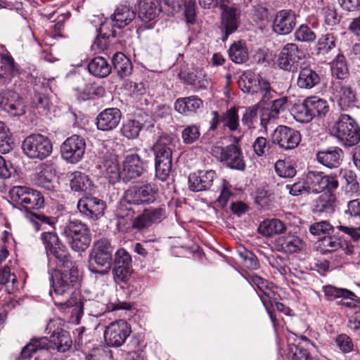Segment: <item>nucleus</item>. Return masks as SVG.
<instances>
[{
    "mask_svg": "<svg viewBox=\"0 0 360 360\" xmlns=\"http://www.w3.org/2000/svg\"><path fill=\"white\" fill-rule=\"evenodd\" d=\"M335 343L340 349L344 353H348L353 349L352 339L346 334H340L337 336Z\"/></svg>",
    "mask_w": 360,
    "mask_h": 360,
    "instance_id": "nucleus-64",
    "label": "nucleus"
},
{
    "mask_svg": "<svg viewBox=\"0 0 360 360\" xmlns=\"http://www.w3.org/2000/svg\"><path fill=\"white\" fill-rule=\"evenodd\" d=\"M330 98L342 110H346L356 102V94L352 87L340 81L331 82L330 87Z\"/></svg>",
    "mask_w": 360,
    "mask_h": 360,
    "instance_id": "nucleus-12",
    "label": "nucleus"
},
{
    "mask_svg": "<svg viewBox=\"0 0 360 360\" xmlns=\"http://www.w3.org/2000/svg\"><path fill=\"white\" fill-rule=\"evenodd\" d=\"M131 328L127 321L119 320L109 324L104 332V339L109 347L122 346L129 336Z\"/></svg>",
    "mask_w": 360,
    "mask_h": 360,
    "instance_id": "nucleus-14",
    "label": "nucleus"
},
{
    "mask_svg": "<svg viewBox=\"0 0 360 360\" xmlns=\"http://www.w3.org/2000/svg\"><path fill=\"white\" fill-rule=\"evenodd\" d=\"M88 70L91 75L104 78L110 75L112 67L105 58L98 56L89 63Z\"/></svg>",
    "mask_w": 360,
    "mask_h": 360,
    "instance_id": "nucleus-37",
    "label": "nucleus"
},
{
    "mask_svg": "<svg viewBox=\"0 0 360 360\" xmlns=\"http://www.w3.org/2000/svg\"><path fill=\"white\" fill-rule=\"evenodd\" d=\"M302 51L295 44H288L281 50L278 58L280 68L287 71H295L297 69L299 62L302 58Z\"/></svg>",
    "mask_w": 360,
    "mask_h": 360,
    "instance_id": "nucleus-20",
    "label": "nucleus"
},
{
    "mask_svg": "<svg viewBox=\"0 0 360 360\" xmlns=\"http://www.w3.org/2000/svg\"><path fill=\"white\" fill-rule=\"evenodd\" d=\"M18 72L13 58L8 54L0 53V77L10 80Z\"/></svg>",
    "mask_w": 360,
    "mask_h": 360,
    "instance_id": "nucleus-38",
    "label": "nucleus"
},
{
    "mask_svg": "<svg viewBox=\"0 0 360 360\" xmlns=\"http://www.w3.org/2000/svg\"><path fill=\"white\" fill-rule=\"evenodd\" d=\"M44 245L51 267L52 259L56 260V266L68 265L70 266L71 261L65 246L60 242L58 235L52 232H46L41 237Z\"/></svg>",
    "mask_w": 360,
    "mask_h": 360,
    "instance_id": "nucleus-8",
    "label": "nucleus"
},
{
    "mask_svg": "<svg viewBox=\"0 0 360 360\" xmlns=\"http://www.w3.org/2000/svg\"><path fill=\"white\" fill-rule=\"evenodd\" d=\"M335 46V37L332 33L322 35L318 40L316 48L318 53L326 54Z\"/></svg>",
    "mask_w": 360,
    "mask_h": 360,
    "instance_id": "nucleus-52",
    "label": "nucleus"
},
{
    "mask_svg": "<svg viewBox=\"0 0 360 360\" xmlns=\"http://www.w3.org/2000/svg\"><path fill=\"white\" fill-rule=\"evenodd\" d=\"M276 249L286 254L300 252L305 246V242L295 233H288L278 236L275 240Z\"/></svg>",
    "mask_w": 360,
    "mask_h": 360,
    "instance_id": "nucleus-22",
    "label": "nucleus"
},
{
    "mask_svg": "<svg viewBox=\"0 0 360 360\" xmlns=\"http://www.w3.org/2000/svg\"><path fill=\"white\" fill-rule=\"evenodd\" d=\"M162 10L160 0H143L140 6L139 17L141 21L148 22L157 18Z\"/></svg>",
    "mask_w": 360,
    "mask_h": 360,
    "instance_id": "nucleus-31",
    "label": "nucleus"
},
{
    "mask_svg": "<svg viewBox=\"0 0 360 360\" xmlns=\"http://www.w3.org/2000/svg\"><path fill=\"white\" fill-rule=\"evenodd\" d=\"M22 148L30 158L43 160L51 155L53 146L46 136L34 134L30 135L23 141Z\"/></svg>",
    "mask_w": 360,
    "mask_h": 360,
    "instance_id": "nucleus-9",
    "label": "nucleus"
},
{
    "mask_svg": "<svg viewBox=\"0 0 360 360\" xmlns=\"http://www.w3.org/2000/svg\"><path fill=\"white\" fill-rule=\"evenodd\" d=\"M314 117L324 116L328 111L326 101L318 97H309L305 99Z\"/></svg>",
    "mask_w": 360,
    "mask_h": 360,
    "instance_id": "nucleus-48",
    "label": "nucleus"
},
{
    "mask_svg": "<svg viewBox=\"0 0 360 360\" xmlns=\"http://www.w3.org/2000/svg\"><path fill=\"white\" fill-rule=\"evenodd\" d=\"M319 82V75L311 68L304 67L300 70L297 82L300 88L310 89Z\"/></svg>",
    "mask_w": 360,
    "mask_h": 360,
    "instance_id": "nucleus-35",
    "label": "nucleus"
},
{
    "mask_svg": "<svg viewBox=\"0 0 360 360\" xmlns=\"http://www.w3.org/2000/svg\"><path fill=\"white\" fill-rule=\"evenodd\" d=\"M143 162L137 154H130L125 157L121 169V178L124 182L133 181L143 172Z\"/></svg>",
    "mask_w": 360,
    "mask_h": 360,
    "instance_id": "nucleus-23",
    "label": "nucleus"
},
{
    "mask_svg": "<svg viewBox=\"0 0 360 360\" xmlns=\"http://www.w3.org/2000/svg\"><path fill=\"white\" fill-rule=\"evenodd\" d=\"M271 140L280 148L288 150L295 148L301 141L300 133L291 127L280 125L271 135Z\"/></svg>",
    "mask_w": 360,
    "mask_h": 360,
    "instance_id": "nucleus-16",
    "label": "nucleus"
},
{
    "mask_svg": "<svg viewBox=\"0 0 360 360\" xmlns=\"http://www.w3.org/2000/svg\"><path fill=\"white\" fill-rule=\"evenodd\" d=\"M165 217L166 212L162 207L146 208L132 220L131 228L138 231H142L153 224L161 222Z\"/></svg>",
    "mask_w": 360,
    "mask_h": 360,
    "instance_id": "nucleus-17",
    "label": "nucleus"
},
{
    "mask_svg": "<svg viewBox=\"0 0 360 360\" xmlns=\"http://www.w3.org/2000/svg\"><path fill=\"white\" fill-rule=\"evenodd\" d=\"M310 110L306 101L304 100L302 103L295 105L293 107L292 113L297 122L307 123L314 118Z\"/></svg>",
    "mask_w": 360,
    "mask_h": 360,
    "instance_id": "nucleus-49",
    "label": "nucleus"
},
{
    "mask_svg": "<svg viewBox=\"0 0 360 360\" xmlns=\"http://www.w3.org/2000/svg\"><path fill=\"white\" fill-rule=\"evenodd\" d=\"M295 39L300 41L311 42L315 40V33L307 25H302L295 32Z\"/></svg>",
    "mask_w": 360,
    "mask_h": 360,
    "instance_id": "nucleus-62",
    "label": "nucleus"
},
{
    "mask_svg": "<svg viewBox=\"0 0 360 360\" xmlns=\"http://www.w3.org/2000/svg\"><path fill=\"white\" fill-rule=\"evenodd\" d=\"M136 12L129 5L120 4L111 15L112 25L117 28H123L130 24L136 18Z\"/></svg>",
    "mask_w": 360,
    "mask_h": 360,
    "instance_id": "nucleus-28",
    "label": "nucleus"
},
{
    "mask_svg": "<svg viewBox=\"0 0 360 360\" xmlns=\"http://www.w3.org/2000/svg\"><path fill=\"white\" fill-rule=\"evenodd\" d=\"M158 188L154 184H147L140 187L133 186L124 193L117 210V216L121 218L131 217L134 214L131 205L150 204L156 200Z\"/></svg>",
    "mask_w": 360,
    "mask_h": 360,
    "instance_id": "nucleus-2",
    "label": "nucleus"
},
{
    "mask_svg": "<svg viewBox=\"0 0 360 360\" xmlns=\"http://www.w3.org/2000/svg\"><path fill=\"white\" fill-rule=\"evenodd\" d=\"M9 129L0 121V153H8L13 148Z\"/></svg>",
    "mask_w": 360,
    "mask_h": 360,
    "instance_id": "nucleus-53",
    "label": "nucleus"
},
{
    "mask_svg": "<svg viewBox=\"0 0 360 360\" xmlns=\"http://www.w3.org/2000/svg\"><path fill=\"white\" fill-rule=\"evenodd\" d=\"M27 218L32 223L33 228L36 231L40 230L41 229L42 224H48L52 226L55 224V220L53 218L47 217L44 214L29 213L27 215Z\"/></svg>",
    "mask_w": 360,
    "mask_h": 360,
    "instance_id": "nucleus-58",
    "label": "nucleus"
},
{
    "mask_svg": "<svg viewBox=\"0 0 360 360\" xmlns=\"http://www.w3.org/2000/svg\"><path fill=\"white\" fill-rule=\"evenodd\" d=\"M258 108L257 105H252L245 108V111L242 116V123L248 129H251L254 126L255 122L257 117Z\"/></svg>",
    "mask_w": 360,
    "mask_h": 360,
    "instance_id": "nucleus-60",
    "label": "nucleus"
},
{
    "mask_svg": "<svg viewBox=\"0 0 360 360\" xmlns=\"http://www.w3.org/2000/svg\"><path fill=\"white\" fill-rule=\"evenodd\" d=\"M336 207V198L332 191L321 194L316 203V210L319 212L333 213Z\"/></svg>",
    "mask_w": 360,
    "mask_h": 360,
    "instance_id": "nucleus-40",
    "label": "nucleus"
},
{
    "mask_svg": "<svg viewBox=\"0 0 360 360\" xmlns=\"http://www.w3.org/2000/svg\"><path fill=\"white\" fill-rule=\"evenodd\" d=\"M105 208L103 200L93 196L82 198L77 202L79 212L83 216L94 220L103 215Z\"/></svg>",
    "mask_w": 360,
    "mask_h": 360,
    "instance_id": "nucleus-21",
    "label": "nucleus"
},
{
    "mask_svg": "<svg viewBox=\"0 0 360 360\" xmlns=\"http://www.w3.org/2000/svg\"><path fill=\"white\" fill-rule=\"evenodd\" d=\"M48 338L43 337L39 339L32 340L22 349L18 360H31L32 355L38 351L48 349Z\"/></svg>",
    "mask_w": 360,
    "mask_h": 360,
    "instance_id": "nucleus-36",
    "label": "nucleus"
},
{
    "mask_svg": "<svg viewBox=\"0 0 360 360\" xmlns=\"http://www.w3.org/2000/svg\"><path fill=\"white\" fill-rule=\"evenodd\" d=\"M105 172L106 177L110 181L114 183L121 178V170L116 162L106 160L104 163Z\"/></svg>",
    "mask_w": 360,
    "mask_h": 360,
    "instance_id": "nucleus-59",
    "label": "nucleus"
},
{
    "mask_svg": "<svg viewBox=\"0 0 360 360\" xmlns=\"http://www.w3.org/2000/svg\"><path fill=\"white\" fill-rule=\"evenodd\" d=\"M114 69L121 77H124L131 72L132 65L130 60L122 53H116L112 59Z\"/></svg>",
    "mask_w": 360,
    "mask_h": 360,
    "instance_id": "nucleus-41",
    "label": "nucleus"
},
{
    "mask_svg": "<svg viewBox=\"0 0 360 360\" xmlns=\"http://www.w3.org/2000/svg\"><path fill=\"white\" fill-rule=\"evenodd\" d=\"M248 281L256 285L257 288L263 292L265 297L267 298L271 297V294L273 293L271 290V283L255 274L248 276Z\"/></svg>",
    "mask_w": 360,
    "mask_h": 360,
    "instance_id": "nucleus-55",
    "label": "nucleus"
},
{
    "mask_svg": "<svg viewBox=\"0 0 360 360\" xmlns=\"http://www.w3.org/2000/svg\"><path fill=\"white\" fill-rule=\"evenodd\" d=\"M320 247L325 252H334L340 248L341 243L338 238L325 236L321 240Z\"/></svg>",
    "mask_w": 360,
    "mask_h": 360,
    "instance_id": "nucleus-63",
    "label": "nucleus"
},
{
    "mask_svg": "<svg viewBox=\"0 0 360 360\" xmlns=\"http://www.w3.org/2000/svg\"><path fill=\"white\" fill-rule=\"evenodd\" d=\"M231 186L229 183L225 180L222 179L220 185V195L217 199V202L218 205L224 207L232 195V192L231 191Z\"/></svg>",
    "mask_w": 360,
    "mask_h": 360,
    "instance_id": "nucleus-61",
    "label": "nucleus"
},
{
    "mask_svg": "<svg viewBox=\"0 0 360 360\" xmlns=\"http://www.w3.org/2000/svg\"><path fill=\"white\" fill-rule=\"evenodd\" d=\"M107 28V25L102 23L99 28L100 34L94 42V49H98V50L103 51L106 49L110 44V37H115V31L110 30L105 32V30Z\"/></svg>",
    "mask_w": 360,
    "mask_h": 360,
    "instance_id": "nucleus-50",
    "label": "nucleus"
},
{
    "mask_svg": "<svg viewBox=\"0 0 360 360\" xmlns=\"http://www.w3.org/2000/svg\"><path fill=\"white\" fill-rule=\"evenodd\" d=\"M0 284L5 286L8 294L13 293L18 289L16 276L11 273L10 268L7 266L0 269Z\"/></svg>",
    "mask_w": 360,
    "mask_h": 360,
    "instance_id": "nucleus-45",
    "label": "nucleus"
},
{
    "mask_svg": "<svg viewBox=\"0 0 360 360\" xmlns=\"http://www.w3.org/2000/svg\"><path fill=\"white\" fill-rule=\"evenodd\" d=\"M72 179L70 180V188L75 192H91V181L89 176L81 172H75L72 174Z\"/></svg>",
    "mask_w": 360,
    "mask_h": 360,
    "instance_id": "nucleus-39",
    "label": "nucleus"
},
{
    "mask_svg": "<svg viewBox=\"0 0 360 360\" xmlns=\"http://www.w3.org/2000/svg\"><path fill=\"white\" fill-rule=\"evenodd\" d=\"M172 138L168 135L160 136L153 146L155 156V174L161 181H165L169 175L172 167Z\"/></svg>",
    "mask_w": 360,
    "mask_h": 360,
    "instance_id": "nucleus-5",
    "label": "nucleus"
},
{
    "mask_svg": "<svg viewBox=\"0 0 360 360\" xmlns=\"http://www.w3.org/2000/svg\"><path fill=\"white\" fill-rule=\"evenodd\" d=\"M331 133L346 146L356 144L360 140V128L351 116L341 114L331 129Z\"/></svg>",
    "mask_w": 360,
    "mask_h": 360,
    "instance_id": "nucleus-7",
    "label": "nucleus"
},
{
    "mask_svg": "<svg viewBox=\"0 0 360 360\" xmlns=\"http://www.w3.org/2000/svg\"><path fill=\"white\" fill-rule=\"evenodd\" d=\"M60 267L64 269L53 267L49 271L51 285L49 294L59 309H70L71 321L79 324L84 312L83 303L75 294L78 271L72 262L70 266L61 265Z\"/></svg>",
    "mask_w": 360,
    "mask_h": 360,
    "instance_id": "nucleus-1",
    "label": "nucleus"
},
{
    "mask_svg": "<svg viewBox=\"0 0 360 360\" xmlns=\"http://www.w3.org/2000/svg\"><path fill=\"white\" fill-rule=\"evenodd\" d=\"M122 117L121 111L117 108L103 110L96 117V126L101 131H111L119 124Z\"/></svg>",
    "mask_w": 360,
    "mask_h": 360,
    "instance_id": "nucleus-26",
    "label": "nucleus"
},
{
    "mask_svg": "<svg viewBox=\"0 0 360 360\" xmlns=\"http://www.w3.org/2000/svg\"><path fill=\"white\" fill-rule=\"evenodd\" d=\"M60 229L61 235L74 251H84L90 245V231L85 224L78 220L68 219L60 225Z\"/></svg>",
    "mask_w": 360,
    "mask_h": 360,
    "instance_id": "nucleus-4",
    "label": "nucleus"
},
{
    "mask_svg": "<svg viewBox=\"0 0 360 360\" xmlns=\"http://www.w3.org/2000/svg\"><path fill=\"white\" fill-rule=\"evenodd\" d=\"M221 10V26L225 32L222 40L225 41L230 34L237 30L240 24V10L236 4H231L230 0L225 3V6H222Z\"/></svg>",
    "mask_w": 360,
    "mask_h": 360,
    "instance_id": "nucleus-18",
    "label": "nucleus"
},
{
    "mask_svg": "<svg viewBox=\"0 0 360 360\" xmlns=\"http://www.w3.org/2000/svg\"><path fill=\"white\" fill-rule=\"evenodd\" d=\"M221 122H223L224 126L228 127L230 131H236L239 127L238 108L233 107L227 110L221 116Z\"/></svg>",
    "mask_w": 360,
    "mask_h": 360,
    "instance_id": "nucleus-51",
    "label": "nucleus"
},
{
    "mask_svg": "<svg viewBox=\"0 0 360 360\" xmlns=\"http://www.w3.org/2000/svg\"><path fill=\"white\" fill-rule=\"evenodd\" d=\"M200 136V127L196 124L186 126L181 132V138L185 144L193 143Z\"/></svg>",
    "mask_w": 360,
    "mask_h": 360,
    "instance_id": "nucleus-57",
    "label": "nucleus"
},
{
    "mask_svg": "<svg viewBox=\"0 0 360 360\" xmlns=\"http://www.w3.org/2000/svg\"><path fill=\"white\" fill-rule=\"evenodd\" d=\"M305 191L308 193H319L325 189L335 190L338 187V180L322 172L309 171L306 175Z\"/></svg>",
    "mask_w": 360,
    "mask_h": 360,
    "instance_id": "nucleus-11",
    "label": "nucleus"
},
{
    "mask_svg": "<svg viewBox=\"0 0 360 360\" xmlns=\"http://www.w3.org/2000/svg\"><path fill=\"white\" fill-rule=\"evenodd\" d=\"M0 108L11 116L20 117L26 112L23 98L18 92L10 89L0 91Z\"/></svg>",
    "mask_w": 360,
    "mask_h": 360,
    "instance_id": "nucleus-15",
    "label": "nucleus"
},
{
    "mask_svg": "<svg viewBox=\"0 0 360 360\" xmlns=\"http://www.w3.org/2000/svg\"><path fill=\"white\" fill-rule=\"evenodd\" d=\"M216 175L215 171L212 169L191 174L188 176V188L193 192L209 190Z\"/></svg>",
    "mask_w": 360,
    "mask_h": 360,
    "instance_id": "nucleus-24",
    "label": "nucleus"
},
{
    "mask_svg": "<svg viewBox=\"0 0 360 360\" xmlns=\"http://www.w3.org/2000/svg\"><path fill=\"white\" fill-rule=\"evenodd\" d=\"M85 150L86 141L84 139L75 134L66 139L63 143L61 155L67 162L75 164L82 159Z\"/></svg>",
    "mask_w": 360,
    "mask_h": 360,
    "instance_id": "nucleus-13",
    "label": "nucleus"
},
{
    "mask_svg": "<svg viewBox=\"0 0 360 360\" xmlns=\"http://www.w3.org/2000/svg\"><path fill=\"white\" fill-rule=\"evenodd\" d=\"M114 266L112 272L115 280L125 282L130 276L131 270V257L124 248L118 249L113 259Z\"/></svg>",
    "mask_w": 360,
    "mask_h": 360,
    "instance_id": "nucleus-19",
    "label": "nucleus"
},
{
    "mask_svg": "<svg viewBox=\"0 0 360 360\" xmlns=\"http://www.w3.org/2000/svg\"><path fill=\"white\" fill-rule=\"evenodd\" d=\"M114 248L107 238L94 242L89 255V270L94 274L105 276L112 268Z\"/></svg>",
    "mask_w": 360,
    "mask_h": 360,
    "instance_id": "nucleus-3",
    "label": "nucleus"
},
{
    "mask_svg": "<svg viewBox=\"0 0 360 360\" xmlns=\"http://www.w3.org/2000/svg\"><path fill=\"white\" fill-rule=\"evenodd\" d=\"M323 290L325 296L328 300H334L336 298L342 297L354 301L356 297V296L352 291L345 288H338L333 285L323 286Z\"/></svg>",
    "mask_w": 360,
    "mask_h": 360,
    "instance_id": "nucleus-47",
    "label": "nucleus"
},
{
    "mask_svg": "<svg viewBox=\"0 0 360 360\" xmlns=\"http://www.w3.org/2000/svg\"><path fill=\"white\" fill-rule=\"evenodd\" d=\"M141 124L136 120H127L122 127V134L129 139H133L138 136L141 130Z\"/></svg>",
    "mask_w": 360,
    "mask_h": 360,
    "instance_id": "nucleus-56",
    "label": "nucleus"
},
{
    "mask_svg": "<svg viewBox=\"0 0 360 360\" xmlns=\"http://www.w3.org/2000/svg\"><path fill=\"white\" fill-rule=\"evenodd\" d=\"M179 77L187 84L198 89H206L209 81L204 70H198L195 72H180Z\"/></svg>",
    "mask_w": 360,
    "mask_h": 360,
    "instance_id": "nucleus-34",
    "label": "nucleus"
},
{
    "mask_svg": "<svg viewBox=\"0 0 360 360\" xmlns=\"http://www.w3.org/2000/svg\"><path fill=\"white\" fill-rule=\"evenodd\" d=\"M52 103L49 98L43 93L39 92V86L34 87V94L31 98V106L38 110L39 113L46 115Z\"/></svg>",
    "mask_w": 360,
    "mask_h": 360,
    "instance_id": "nucleus-42",
    "label": "nucleus"
},
{
    "mask_svg": "<svg viewBox=\"0 0 360 360\" xmlns=\"http://www.w3.org/2000/svg\"><path fill=\"white\" fill-rule=\"evenodd\" d=\"M296 25V15L291 10L278 11L274 20L273 30L279 34L290 33Z\"/></svg>",
    "mask_w": 360,
    "mask_h": 360,
    "instance_id": "nucleus-25",
    "label": "nucleus"
},
{
    "mask_svg": "<svg viewBox=\"0 0 360 360\" xmlns=\"http://www.w3.org/2000/svg\"><path fill=\"white\" fill-rule=\"evenodd\" d=\"M202 101L195 96L179 98L174 103V109L181 114L188 115L202 107Z\"/></svg>",
    "mask_w": 360,
    "mask_h": 360,
    "instance_id": "nucleus-32",
    "label": "nucleus"
},
{
    "mask_svg": "<svg viewBox=\"0 0 360 360\" xmlns=\"http://www.w3.org/2000/svg\"><path fill=\"white\" fill-rule=\"evenodd\" d=\"M332 75L337 79H344L349 75L346 58L342 54H338L331 63Z\"/></svg>",
    "mask_w": 360,
    "mask_h": 360,
    "instance_id": "nucleus-44",
    "label": "nucleus"
},
{
    "mask_svg": "<svg viewBox=\"0 0 360 360\" xmlns=\"http://www.w3.org/2000/svg\"><path fill=\"white\" fill-rule=\"evenodd\" d=\"M276 174L281 177L292 178L296 174V169L290 162L279 160L274 165Z\"/></svg>",
    "mask_w": 360,
    "mask_h": 360,
    "instance_id": "nucleus-54",
    "label": "nucleus"
},
{
    "mask_svg": "<svg viewBox=\"0 0 360 360\" xmlns=\"http://www.w3.org/2000/svg\"><path fill=\"white\" fill-rule=\"evenodd\" d=\"M54 175L55 168L53 164L49 162L41 164L39 166V172H37V181L39 186L50 189L51 187V179Z\"/></svg>",
    "mask_w": 360,
    "mask_h": 360,
    "instance_id": "nucleus-43",
    "label": "nucleus"
},
{
    "mask_svg": "<svg viewBox=\"0 0 360 360\" xmlns=\"http://www.w3.org/2000/svg\"><path fill=\"white\" fill-rule=\"evenodd\" d=\"M343 152L338 147H330L318 151L316 158L319 163L328 168H336L340 165Z\"/></svg>",
    "mask_w": 360,
    "mask_h": 360,
    "instance_id": "nucleus-29",
    "label": "nucleus"
},
{
    "mask_svg": "<svg viewBox=\"0 0 360 360\" xmlns=\"http://www.w3.org/2000/svg\"><path fill=\"white\" fill-rule=\"evenodd\" d=\"M11 199L20 207L29 213L44 207V198L37 190L27 186H13L9 191Z\"/></svg>",
    "mask_w": 360,
    "mask_h": 360,
    "instance_id": "nucleus-6",
    "label": "nucleus"
},
{
    "mask_svg": "<svg viewBox=\"0 0 360 360\" xmlns=\"http://www.w3.org/2000/svg\"><path fill=\"white\" fill-rule=\"evenodd\" d=\"M72 341L70 333L62 329L58 328L51 335L48 339L49 348L57 349L60 352H65L72 347Z\"/></svg>",
    "mask_w": 360,
    "mask_h": 360,
    "instance_id": "nucleus-30",
    "label": "nucleus"
},
{
    "mask_svg": "<svg viewBox=\"0 0 360 360\" xmlns=\"http://www.w3.org/2000/svg\"><path fill=\"white\" fill-rule=\"evenodd\" d=\"M212 153L231 169L243 171L245 168L242 150L236 144H231L226 147L214 146L212 148Z\"/></svg>",
    "mask_w": 360,
    "mask_h": 360,
    "instance_id": "nucleus-10",
    "label": "nucleus"
},
{
    "mask_svg": "<svg viewBox=\"0 0 360 360\" xmlns=\"http://www.w3.org/2000/svg\"><path fill=\"white\" fill-rule=\"evenodd\" d=\"M302 342L298 343H289L288 354L291 360H314L309 352L310 347H313V343L306 337L300 338Z\"/></svg>",
    "mask_w": 360,
    "mask_h": 360,
    "instance_id": "nucleus-27",
    "label": "nucleus"
},
{
    "mask_svg": "<svg viewBox=\"0 0 360 360\" xmlns=\"http://www.w3.org/2000/svg\"><path fill=\"white\" fill-rule=\"evenodd\" d=\"M285 230V224L278 219L265 220L259 226V231L264 236L281 233Z\"/></svg>",
    "mask_w": 360,
    "mask_h": 360,
    "instance_id": "nucleus-46",
    "label": "nucleus"
},
{
    "mask_svg": "<svg viewBox=\"0 0 360 360\" xmlns=\"http://www.w3.org/2000/svg\"><path fill=\"white\" fill-rule=\"evenodd\" d=\"M229 58L236 64H243L249 60V51L244 41H234L228 50Z\"/></svg>",
    "mask_w": 360,
    "mask_h": 360,
    "instance_id": "nucleus-33",
    "label": "nucleus"
}]
</instances>
